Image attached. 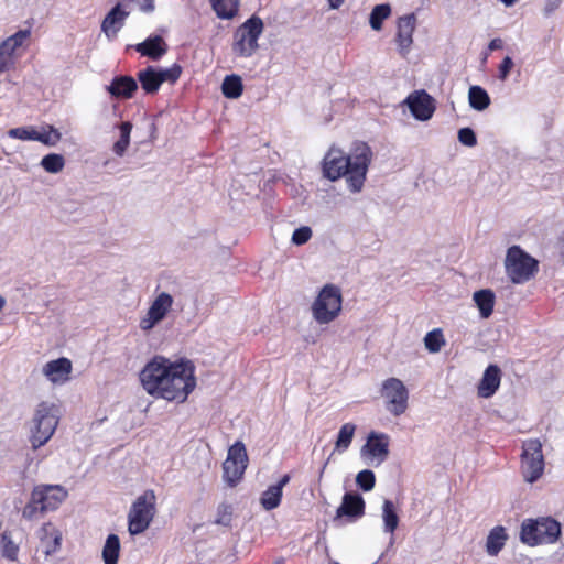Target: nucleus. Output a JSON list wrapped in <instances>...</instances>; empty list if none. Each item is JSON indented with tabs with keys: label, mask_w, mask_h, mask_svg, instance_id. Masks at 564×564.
Wrapping results in <instances>:
<instances>
[{
	"label": "nucleus",
	"mask_w": 564,
	"mask_h": 564,
	"mask_svg": "<svg viewBox=\"0 0 564 564\" xmlns=\"http://www.w3.org/2000/svg\"><path fill=\"white\" fill-rule=\"evenodd\" d=\"M182 74V67L178 64H173L170 68H156V75L161 82L174 84Z\"/></svg>",
	"instance_id": "40"
},
{
	"label": "nucleus",
	"mask_w": 564,
	"mask_h": 564,
	"mask_svg": "<svg viewBox=\"0 0 564 564\" xmlns=\"http://www.w3.org/2000/svg\"><path fill=\"white\" fill-rule=\"evenodd\" d=\"M562 0H545L543 12L545 15L552 14L556 9L560 8Z\"/></svg>",
	"instance_id": "50"
},
{
	"label": "nucleus",
	"mask_w": 564,
	"mask_h": 564,
	"mask_svg": "<svg viewBox=\"0 0 564 564\" xmlns=\"http://www.w3.org/2000/svg\"><path fill=\"white\" fill-rule=\"evenodd\" d=\"M458 141L466 147H475L477 144L476 133L471 128H462L458 130Z\"/></svg>",
	"instance_id": "45"
},
{
	"label": "nucleus",
	"mask_w": 564,
	"mask_h": 564,
	"mask_svg": "<svg viewBox=\"0 0 564 564\" xmlns=\"http://www.w3.org/2000/svg\"><path fill=\"white\" fill-rule=\"evenodd\" d=\"M43 375L53 383H64L72 372V362L67 358H58L44 365Z\"/></svg>",
	"instance_id": "21"
},
{
	"label": "nucleus",
	"mask_w": 564,
	"mask_h": 564,
	"mask_svg": "<svg viewBox=\"0 0 564 564\" xmlns=\"http://www.w3.org/2000/svg\"><path fill=\"white\" fill-rule=\"evenodd\" d=\"M4 304L6 300L2 296H0V311L3 308Z\"/></svg>",
	"instance_id": "56"
},
{
	"label": "nucleus",
	"mask_w": 564,
	"mask_h": 564,
	"mask_svg": "<svg viewBox=\"0 0 564 564\" xmlns=\"http://www.w3.org/2000/svg\"><path fill=\"white\" fill-rule=\"evenodd\" d=\"M416 17L414 13L400 17L398 20V31L395 42L399 47V53L402 57H406L410 53L413 43V32L415 30Z\"/></svg>",
	"instance_id": "17"
},
{
	"label": "nucleus",
	"mask_w": 564,
	"mask_h": 564,
	"mask_svg": "<svg viewBox=\"0 0 564 564\" xmlns=\"http://www.w3.org/2000/svg\"><path fill=\"white\" fill-rule=\"evenodd\" d=\"M362 456H369L375 466L382 464L389 456V436L384 433L371 432L361 448Z\"/></svg>",
	"instance_id": "15"
},
{
	"label": "nucleus",
	"mask_w": 564,
	"mask_h": 564,
	"mask_svg": "<svg viewBox=\"0 0 564 564\" xmlns=\"http://www.w3.org/2000/svg\"><path fill=\"white\" fill-rule=\"evenodd\" d=\"M313 231L308 226H302L293 231L291 241L295 246H302L312 238Z\"/></svg>",
	"instance_id": "44"
},
{
	"label": "nucleus",
	"mask_w": 564,
	"mask_h": 564,
	"mask_svg": "<svg viewBox=\"0 0 564 564\" xmlns=\"http://www.w3.org/2000/svg\"><path fill=\"white\" fill-rule=\"evenodd\" d=\"M129 11L124 10L121 3H117L104 18L100 29L109 41L117 37L119 31L123 28Z\"/></svg>",
	"instance_id": "19"
},
{
	"label": "nucleus",
	"mask_w": 564,
	"mask_h": 564,
	"mask_svg": "<svg viewBox=\"0 0 564 564\" xmlns=\"http://www.w3.org/2000/svg\"><path fill=\"white\" fill-rule=\"evenodd\" d=\"M355 431H356L355 424L345 423L338 432L335 448L339 452L346 451L352 441Z\"/></svg>",
	"instance_id": "37"
},
{
	"label": "nucleus",
	"mask_w": 564,
	"mask_h": 564,
	"mask_svg": "<svg viewBox=\"0 0 564 564\" xmlns=\"http://www.w3.org/2000/svg\"><path fill=\"white\" fill-rule=\"evenodd\" d=\"M328 2L330 9H338L343 4L344 0H328Z\"/></svg>",
	"instance_id": "54"
},
{
	"label": "nucleus",
	"mask_w": 564,
	"mask_h": 564,
	"mask_svg": "<svg viewBox=\"0 0 564 564\" xmlns=\"http://www.w3.org/2000/svg\"><path fill=\"white\" fill-rule=\"evenodd\" d=\"M381 394L386 400V409L394 416H400L408 409L409 391L398 378H389L382 382Z\"/></svg>",
	"instance_id": "11"
},
{
	"label": "nucleus",
	"mask_w": 564,
	"mask_h": 564,
	"mask_svg": "<svg viewBox=\"0 0 564 564\" xmlns=\"http://www.w3.org/2000/svg\"><path fill=\"white\" fill-rule=\"evenodd\" d=\"M273 564H284V560L283 558H278Z\"/></svg>",
	"instance_id": "58"
},
{
	"label": "nucleus",
	"mask_w": 564,
	"mask_h": 564,
	"mask_svg": "<svg viewBox=\"0 0 564 564\" xmlns=\"http://www.w3.org/2000/svg\"><path fill=\"white\" fill-rule=\"evenodd\" d=\"M544 471L542 443L538 438L527 440L522 444L521 474L527 482L533 484Z\"/></svg>",
	"instance_id": "9"
},
{
	"label": "nucleus",
	"mask_w": 564,
	"mask_h": 564,
	"mask_svg": "<svg viewBox=\"0 0 564 564\" xmlns=\"http://www.w3.org/2000/svg\"><path fill=\"white\" fill-rule=\"evenodd\" d=\"M131 2H133L134 0H130Z\"/></svg>",
	"instance_id": "60"
},
{
	"label": "nucleus",
	"mask_w": 564,
	"mask_h": 564,
	"mask_svg": "<svg viewBox=\"0 0 564 564\" xmlns=\"http://www.w3.org/2000/svg\"><path fill=\"white\" fill-rule=\"evenodd\" d=\"M505 267L510 280L521 284L529 281L538 271V261L519 246H512L507 251Z\"/></svg>",
	"instance_id": "7"
},
{
	"label": "nucleus",
	"mask_w": 564,
	"mask_h": 564,
	"mask_svg": "<svg viewBox=\"0 0 564 564\" xmlns=\"http://www.w3.org/2000/svg\"><path fill=\"white\" fill-rule=\"evenodd\" d=\"M333 564H339V563H336V562H335V563H333Z\"/></svg>",
	"instance_id": "59"
},
{
	"label": "nucleus",
	"mask_w": 564,
	"mask_h": 564,
	"mask_svg": "<svg viewBox=\"0 0 564 564\" xmlns=\"http://www.w3.org/2000/svg\"><path fill=\"white\" fill-rule=\"evenodd\" d=\"M264 29L263 21L252 15L234 33L232 53L239 57H251L259 48L258 40Z\"/></svg>",
	"instance_id": "5"
},
{
	"label": "nucleus",
	"mask_w": 564,
	"mask_h": 564,
	"mask_svg": "<svg viewBox=\"0 0 564 564\" xmlns=\"http://www.w3.org/2000/svg\"><path fill=\"white\" fill-rule=\"evenodd\" d=\"M514 66V63H513V59L510 57V56H506L501 64L499 65V69H498V78L501 80V82H505L507 80V78L509 77V74L511 72V69L513 68Z\"/></svg>",
	"instance_id": "46"
},
{
	"label": "nucleus",
	"mask_w": 564,
	"mask_h": 564,
	"mask_svg": "<svg viewBox=\"0 0 564 564\" xmlns=\"http://www.w3.org/2000/svg\"><path fill=\"white\" fill-rule=\"evenodd\" d=\"M0 553L1 555L11 561L18 560L19 545L13 542L10 532H3L0 538Z\"/></svg>",
	"instance_id": "34"
},
{
	"label": "nucleus",
	"mask_w": 564,
	"mask_h": 564,
	"mask_svg": "<svg viewBox=\"0 0 564 564\" xmlns=\"http://www.w3.org/2000/svg\"><path fill=\"white\" fill-rule=\"evenodd\" d=\"M214 11L220 19H232L239 7V0H209Z\"/></svg>",
	"instance_id": "30"
},
{
	"label": "nucleus",
	"mask_w": 564,
	"mask_h": 564,
	"mask_svg": "<svg viewBox=\"0 0 564 564\" xmlns=\"http://www.w3.org/2000/svg\"><path fill=\"white\" fill-rule=\"evenodd\" d=\"M506 7H512L518 0H500Z\"/></svg>",
	"instance_id": "55"
},
{
	"label": "nucleus",
	"mask_w": 564,
	"mask_h": 564,
	"mask_svg": "<svg viewBox=\"0 0 564 564\" xmlns=\"http://www.w3.org/2000/svg\"><path fill=\"white\" fill-rule=\"evenodd\" d=\"M412 116L419 121H426L432 118L436 107L434 98L424 89L411 93L403 101Z\"/></svg>",
	"instance_id": "12"
},
{
	"label": "nucleus",
	"mask_w": 564,
	"mask_h": 564,
	"mask_svg": "<svg viewBox=\"0 0 564 564\" xmlns=\"http://www.w3.org/2000/svg\"><path fill=\"white\" fill-rule=\"evenodd\" d=\"M357 486L364 491H370L376 484V476L372 470L364 469L356 476Z\"/></svg>",
	"instance_id": "42"
},
{
	"label": "nucleus",
	"mask_w": 564,
	"mask_h": 564,
	"mask_svg": "<svg viewBox=\"0 0 564 564\" xmlns=\"http://www.w3.org/2000/svg\"><path fill=\"white\" fill-rule=\"evenodd\" d=\"M327 463H328V462H326V463L323 465V467H322V469H321V473H319V477H322V476H323V473H324V470H325V468H326V466H327Z\"/></svg>",
	"instance_id": "57"
},
{
	"label": "nucleus",
	"mask_w": 564,
	"mask_h": 564,
	"mask_svg": "<svg viewBox=\"0 0 564 564\" xmlns=\"http://www.w3.org/2000/svg\"><path fill=\"white\" fill-rule=\"evenodd\" d=\"M41 542L44 546L45 556H51L56 553L62 544V533L52 524H44L41 529Z\"/></svg>",
	"instance_id": "24"
},
{
	"label": "nucleus",
	"mask_w": 564,
	"mask_h": 564,
	"mask_svg": "<svg viewBox=\"0 0 564 564\" xmlns=\"http://www.w3.org/2000/svg\"><path fill=\"white\" fill-rule=\"evenodd\" d=\"M468 102L473 109L484 111L490 106V97L482 87L474 85L468 90Z\"/></svg>",
	"instance_id": "28"
},
{
	"label": "nucleus",
	"mask_w": 564,
	"mask_h": 564,
	"mask_svg": "<svg viewBox=\"0 0 564 564\" xmlns=\"http://www.w3.org/2000/svg\"><path fill=\"white\" fill-rule=\"evenodd\" d=\"M365 513V500L357 492H346L341 505L336 510L334 521L347 518L348 521H355Z\"/></svg>",
	"instance_id": "18"
},
{
	"label": "nucleus",
	"mask_w": 564,
	"mask_h": 564,
	"mask_svg": "<svg viewBox=\"0 0 564 564\" xmlns=\"http://www.w3.org/2000/svg\"><path fill=\"white\" fill-rule=\"evenodd\" d=\"M391 13V7L388 3L377 4L373 7L369 23L375 31H380L382 29V22L386 20Z\"/></svg>",
	"instance_id": "36"
},
{
	"label": "nucleus",
	"mask_w": 564,
	"mask_h": 564,
	"mask_svg": "<svg viewBox=\"0 0 564 564\" xmlns=\"http://www.w3.org/2000/svg\"><path fill=\"white\" fill-rule=\"evenodd\" d=\"M37 512H40V502L33 501V494H32L30 502L24 507V509L22 511V516L26 519H33L37 516Z\"/></svg>",
	"instance_id": "47"
},
{
	"label": "nucleus",
	"mask_w": 564,
	"mask_h": 564,
	"mask_svg": "<svg viewBox=\"0 0 564 564\" xmlns=\"http://www.w3.org/2000/svg\"><path fill=\"white\" fill-rule=\"evenodd\" d=\"M248 465V455L242 442L237 441L228 449L223 464V478L229 487H235L242 478Z\"/></svg>",
	"instance_id": "10"
},
{
	"label": "nucleus",
	"mask_w": 564,
	"mask_h": 564,
	"mask_svg": "<svg viewBox=\"0 0 564 564\" xmlns=\"http://www.w3.org/2000/svg\"><path fill=\"white\" fill-rule=\"evenodd\" d=\"M243 90L242 80L238 75H227L221 84V91L225 97L236 99Z\"/></svg>",
	"instance_id": "33"
},
{
	"label": "nucleus",
	"mask_w": 564,
	"mask_h": 564,
	"mask_svg": "<svg viewBox=\"0 0 564 564\" xmlns=\"http://www.w3.org/2000/svg\"><path fill=\"white\" fill-rule=\"evenodd\" d=\"M106 89L112 97L129 99L137 91L138 82L131 76H117Z\"/></svg>",
	"instance_id": "23"
},
{
	"label": "nucleus",
	"mask_w": 564,
	"mask_h": 564,
	"mask_svg": "<svg viewBox=\"0 0 564 564\" xmlns=\"http://www.w3.org/2000/svg\"><path fill=\"white\" fill-rule=\"evenodd\" d=\"M144 390L169 401L184 402L194 390L196 380L189 361L171 362L156 356L140 372Z\"/></svg>",
	"instance_id": "1"
},
{
	"label": "nucleus",
	"mask_w": 564,
	"mask_h": 564,
	"mask_svg": "<svg viewBox=\"0 0 564 564\" xmlns=\"http://www.w3.org/2000/svg\"><path fill=\"white\" fill-rule=\"evenodd\" d=\"M219 517L216 519L217 524L229 525L231 521L230 507L224 506L218 509Z\"/></svg>",
	"instance_id": "48"
},
{
	"label": "nucleus",
	"mask_w": 564,
	"mask_h": 564,
	"mask_svg": "<svg viewBox=\"0 0 564 564\" xmlns=\"http://www.w3.org/2000/svg\"><path fill=\"white\" fill-rule=\"evenodd\" d=\"M138 80L140 82L141 88L145 94H155L160 87L161 82L156 75V67L148 66L138 73Z\"/></svg>",
	"instance_id": "27"
},
{
	"label": "nucleus",
	"mask_w": 564,
	"mask_h": 564,
	"mask_svg": "<svg viewBox=\"0 0 564 564\" xmlns=\"http://www.w3.org/2000/svg\"><path fill=\"white\" fill-rule=\"evenodd\" d=\"M382 520L384 532L393 534L399 524V516L397 513L394 503L386 499L382 506Z\"/></svg>",
	"instance_id": "31"
},
{
	"label": "nucleus",
	"mask_w": 564,
	"mask_h": 564,
	"mask_svg": "<svg viewBox=\"0 0 564 564\" xmlns=\"http://www.w3.org/2000/svg\"><path fill=\"white\" fill-rule=\"evenodd\" d=\"M445 344V338L443 336L442 329L440 328H435L429 332L424 337L425 348L432 354L441 351Z\"/></svg>",
	"instance_id": "38"
},
{
	"label": "nucleus",
	"mask_w": 564,
	"mask_h": 564,
	"mask_svg": "<svg viewBox=\"0 0 564 564\" xmlns=\"http://www.w3.org/2000/svg\"><path fill=\"white\" fill-rule=\"evenodd\" d=\"M502 47V40L501 39H494L490 41L488 48L489 51H497Z\"/></svg>",
	"instance_id": "51"
},
{
	"label": "nucleus",
	"mask_w": 564,
	"mask_h": 564,
	"mask_svg": "<svg viewBox=\"0 0 564 564\" xmlns=\"http://www.w3.org/2000/svg\"><path fill=\"white\" fill-rule=\"evenodd\" d=\"M501 369L497 365H489L478 383V397L484 399L491 398L500 387Z\"/></svg>",
	"instance_id": "20"
},
{
	"label": "nucleus",
	"mask_w": 564,
	"mask_h": 564,
	"mask_svg": "<svg viewBox=\"0 0 564 564\" xmlns=\"http://www.w3.org/2000/svg\"><path fill=\"white\" fill-rule=\"evenodd\" d=\"M155 513V496L152 490L139 496L128 514V531L131 535L144 532Z\"/></svg>",
	"instance_id": "8"
},
{
	"label": "nucleus",
	"mask_w": 564,
	"mask_h": 564,
	"mask_svg": "<svg viewBox=\"0 0 564 564\" xmlns=\"http://www.w3.org/2000/svg\"><path fill=\"white\" fill-rule=\"evenodd\" d=\"M473 299L482 318H488L494 311L495 293L489 289L476 291Z\"/></svg>",
	"instance_id": "26"
},
{
	"label": "nucleus",
	"mask_w": 564,
	"mask_h": 564,
	"mask_svg": "<svg viewBox=\"0 0 564 564\" xmlns=\"http://www.w3.org/2000/svg\"><path fill=\"white\" fill-rule=\"evenodd\" d=\"M120 138L113 143L112 151L118 156H123L130 145V134L132 131V123L123 121L119 124Z\"/></svg>",
	"instance_id": "32"
},
{
	"label": "nucleus",
	"mask_w": 564,
	"mask_h": 564,
	"mask_svg": "<svg viewBox=\"0 0 564 564\" xmlns=\"http://www.w3.org/2000/svg\"><path fill=\"white\" fill-rule=\"evenodd\" d=\"M59 422V408L52 402H40L33 414L30 443L33 449L45 445L53 436Z\"/></svg>",
	"instance_id": "3"
},
{
	"label": "nucleus",
	"mask_w": 564,
	"mask_h": 564,
	"mask_svg": "<svg viewBox=\"0 0 564 564\" xmlns=\"http://www.w3.org/2000/svg\"><path fill=\"white\" fill-rule=\"evenodd\" d=\"M282 498V490L279 486H270L261 496L260 503L263 509L270 511L279 507Z\"/></svg>",
	"instance_id": "35"
},
{
	"label": "nucleus",
	"mask_w": 564,
	"mask_h": 564,
	"mask_svg": "<svg viewBox=\"0 0 564 564\" xmlns=\"http://www.w3.org/2000/svg\"><path fill=\"white\" fill-rule=\"evenodd\" d=\"M290 475L285 474L274 486H279L280 490H283V487L286 486L290 482Z\"/></svg>",
	"instance_id": "52"
},
{
	"label": "nucleus",
	"mask_w": 564,
	"mask_h": 564,
	"mask_svg": "<svg viewBox=\"0 0 564 564\" xmlns=\"http://www.w3.org/2000/svg\"><path fill=\"white\" fill-rule=\"evenodd\" d=\"M39 131L34 127H19L8 131V135L23 141H37Z\"/></svg>",
	"instance_id": "41"
},
{
	"label": "nucleus",
	"mask_w": 564,
	"mask_h": 564,
	"mask_svg": "<svg viewBox=\"0 0 564 564\" xmlns=\"http://www.w3.org/2000/svg\"><path fill=\"white\" fill-rule=\"evenodd\" d=\"M61 140V133L57 129L50 126L47 131L37 133V141L45 145H55Z\"/></svg>",
	"instance_id": "43"
},
{
	"label": "nucleus",
	"mask_w": 564,
	"mask_h": 564,
	"mask_svg": "<svg viewBox=\"0 0 564 564\" xmlns=\"http://www.w3.org/2000/svg\"><path fill=\"white\" fill-rule=\"evenodd\" d=\"M341 303L340 289L334 284H326L312 304L313 317L318 324H328L339 315Z\"/></svg>",
	"instance_id": "6"
},
{
	"label": "nucleus",
	"mask_w": 564,
	"mask_h": 564,
	"mask_svg": "<svg viewBox=\"0 0 564 564\" xmlns=\"http://www.w3.org/2000/svg\"><path fill=\"white\" fill-rule=\"evenodd\" d=\"M41 166L48 173H58L65 166V159L57 153H50L42 158Z\"/></svg>",
	"instance_id": "39"
},
{
	"label": "nucleus",
	"mask_w": 564,
	"mask_h": 564,
	"mask_svg": "<svg viewBox=\"0 0 564 564\" xmlns=\"http://www.w3.org/2000/svg\"><path fill=\"white\" fill-rule=\"evenodd\" d=\"M134 3L139 7V9L144 13L153 12L155 9L153 0H134Z\"/></svg>",
	"instance_id": "49"
},
{
	"label": "nucleus",
	"mask_w": 564,
	"mask_h": 564,
	"mask_svg": "<svg viewBox=\"0 0 564 564\" xmlns=\"http://www.w3.org/2000/svg\"><path fill=\"white\" fill-rule=\"evenodd\" d=\"M135 51L142 56L153 61L160 59L167 51V45L161 35H151L134 46Z\"/></svg>",
	"instance_id": "22"
},
{
	"label": "nucleus",
	"mask_w": 564,
	"mask_h": 564,
	"mask_svg": "<svg viewBox=\"0 0 564 564\" xmlns=\"http://www.w3.org/2000/svg\"><path fill=\"white\" fill-rule=\"evenodd\" d=\"M372 156L371 148L361 141L352 144L348 155L339 149L332 148L324 158V176L330 181L346 176L348 188L352 193H358L364 187Z\"/></svg>",
	"instance_id": "2"
},
{
	"label": "nucleus",
	"mask_w": 564,
	"mask_h": 564,
	"mask_svg": "<svg viewBox=\"0 0 564 564\" xmlns=\"http://www.w3.org/2000/svg\"><path fill=\"white\" fill-rule=\"evenodd\" d=\"M120 553V540L117 534H109L102 547V560L105 564H118Z\"/></svg>",
	"instance_id": "29"
},
{
	"label": "nucleus",
	"mask_w": 564,
	"mask_h": 564,
	"mask_svg": "<svg viewBox=\"0 0 564 564\" xmlns=\"http://www.w3.org/2000/svg\"><path fill=\"white\" fill-rule=\"evenodd\" d=\"M67 497L59 485H42L33 489V501L40 502V512L55 510Z\"/></svg>",
	"instance_id": "13"
},
{
	"label": "nucleus",
	"mask_w": 564,
	"mask_h": 564,
	"mask_svg": "<svg viewBox=\"0 0 564 564\" xmlns=\"http://www.w3.org/2000/svg\"><path fill=\"white\" fill-rule=\"evenodd\" d=\"M173 304V297L166 292L160 293L150 305L147 315L140 321V328L144 332L152 329L166 316Z\"/></svg>",
	"instance_id": "14"
},
{
	"label": "nucleus",
	"mask_w": 564,
	"mask_h": 564,
	"mask_svg": "<svg viewBox=\"0 0 564 564\" xmlns=\"http://www.w3.org/2000/svg\"><path fill=\"white\" fill-rule=\"evenodd\" d=\"M30 30H19L13 35L0 43V74L9 70L14 65L13 55L30 36Z\"/></svg>",
	"instance_id": "16"
},
{
	"label": "nucleus",
	"mask_w": 564,
	"mask_h": 564,
	"mask_svg": "<svg viewBox=\"0 0 564 564\" xmlns=\"http://www.w3.org/2000/svg\"><path fill=\"white\" fill-rule=\"evenodd\" d=\"M560 535L561 524L551 517L525 519L521 524L520 540L530 546L552 544Z\"/></svg>",
	"instance_id": "4"
},
{
	"label": "nucleus",
	"mask_w": 564,
	"mask_h": 564,
	"mask_svg": "<svg viewBox=\"0 0 564 564\" xmlns=\"http://www.w3.org/2000/svg\"><path fill=\"white\" fill-rule=\"evenodd\" d=\"M557 247H558V250H560V254L564 261V232L562 234L560 240H558V243H557Z\"/></svg>",
	"instance_id": "53"
},
{
	"label": "nucleus",
	"mask_w": 564,
	"mask_h": 564,
	"mask_svg": "<svg viewBox=\"0 0 564 564\" xmlns=\"http://www.w3.org/2000/svg\"><path fill=\"white\" fill-rule=\"evenodd\" d=\"M508 534L501 525L495 527L488 534L486 541V551L489 555L496 556L505 546Z\"/></svg>",
	"instance_id": "25"
}]
</instances>
